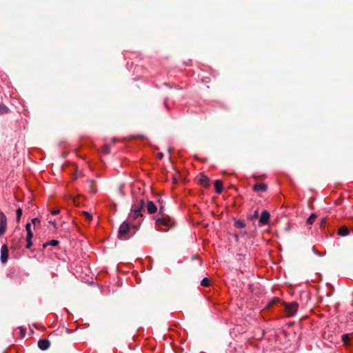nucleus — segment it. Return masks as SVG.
<instances>
[{"label": "nucleus", "instance_id": "obj_5", "mask_svg": "<svg viewBox=\"0 0 353 353\" xmlns=\"http://www.w3.org/2000/svg\"><path fill=\"white\" fill-rule=\"evenodd\" d=\"M299 305L296 302H292L285 305V312L288 316H292L295 314L297 311Z\"/></svg>", "mask_w": 353, "mask_h": 353}, {"label": "nucleus", "instance_id": "obj_28", "mask_svg": "<svg viewBox=\"0 0 353 353\" xmlns=\"http://www.w3.org/2000/svg\"><path fill=\"white\" fill-rule=\"evenodd\" d=\"M83 214L85 215V216L86 217V219L88 220H89V221L92 220V215L89 212L83 211Z\"/></svg>", "mask_w": 353, "mask_h": 353}, {"label": "nucleus", "instance_id": "obj_30", "mask_svg": "<svg viewBox=\"0 0 353 353\" xmlns=\"http://www.w3.org/2000/svg\"><path fill=\"white\" fill-rule=\"evenodd\" d=\"M258 217V212L255 211L254 214L250 216V219H254Z\"/></svg>", "mask_w": 353, "mask_h": 353}, {"label": "nucleus", "instance_id": "obj_7", "mask_svg": "<svg viewBox=\"0 0 353 353\" xmlns=\"http://www.w3.org/2000/svg\"><path fill=\"white\" fill-rule=\"evenodd\" d=\"M270 214L267 210H264L262 212L260 218H259V223L261 225H266L269 222Z\"/></svg>", "mask_w": 353, "mask_h": 353}, {"label": "nucleus", "instance_id": "obj_21", "mask_svg": "<svg viewBox=\"0 0 353 353\" xmlns=\"http://www.w3.org/2000/svg\"><path fill=\"white\" fill-rule=\"evenodd\" d=\"M210 285V281L208 278H203L201 281V285L203 287H208Z\"/></svg>", "mask_w": 353, "mask_h": 353}, {"label": "nucleus", "instance_id": "obj_12", "mask_svg": "<svg viewBox=\"0 0 353 353\" xmlns=\"http://www.w3.org/2000/svg\"><path fill=\"white\" fill-rule=\"evenodd\" d=\"M58 219H60L59 216H57L53 219H51L48 214L46 216V220L48 221V223L52 225L54 230L57 229V221Z\"/></svg>", "mask_w": 353, "mask_h": 353}, {"label": "nucleus", "instance_id": "obj_24", "mask_svg": "<svg viewBox=\"0 0 353 353\" xmlns=\"http://www.w3.org/2000/svg\"><path fill=\"white\" fill-rule=\"evenodd\" d=\"M17 221L19 222L21 216L22 215V210L21 208H18L17 210Z\"/></svg>", "mask_w": 353, "mask_h": 353}, {"label": "nucleus", "instance_id": "obj_31", "mask_svg": "<svg viewBox=\"0 0 353 353\" xmlns=\"http://www.w3.org/2000/svg\"><path fill=\"white\" fill-rule=\"evenodd\" d=\"M278 301H279V299H277V298L273 299L271 302L269 303L268 306L273 305L274 303L277 302Z\"/></svg>", "mask_w": 353, "mask_h": 353}, {"label": "nucleus", "instance_id": "obj_10", "mask_svg": "<svg viewBox=\"0 0 353 353\" xmlns=\"http://www.w3.org/2000/svg\"><path fill=\"white\" fill-rule=\"evenodd\" d=\"M146 209L149 214H153L157 212V206L151 201H148Z\"/></svg>", "mask_w": 353, "mask_h": 353}, {"label": "nucleus", "instance_id": "obj_25", "mask_svg": "<svg viewBox=\"0 0 353 353\" xmlns=\"http://www.w3.org/2000/svg\"><path fill=\"white\" fill-rule=\"evenodd\" d=\"M179 175V173L176 172L173 176H172V181L173 183H176L178 182V176Z\"/></svg>", "mask_w": 353, "mask_h": 353}, {"label": "nucleus", "instance_id": "obj_6", "mask_svg": "<svg viewBox=\"0 0 353 353\" xmlns=\"http://www.w3.org/2000/svg\"><path fill=\"white\" fill-rule=\"evenodd\" d=\"M7 229V218L3 212H0V236H1Z\"/></svg>", "mask_w": 353, "mask_h": 353}, {"label": "nucleus", "instance_id": "obj_17", "mask_svg": "<svg viewBox=\"0 0 353 353\" xmlns=\"http://www.w3.org/2000/svg\"><path fill=\"white\" fill-rule=\"evenodd\" d=\"M59 245V241L57 240L53 239V240L49 241L47 243H46V248L48 245H51L53 247H58Z\"/></svg>", "mask_w": 353, "mask_h": 353}, {"label": "nucleus", "instance_id": "obj_9", "mask_svg": "<svg viewBox=\"0 0 353 353\" xmlns=\"http://www.w3.org/2000/svg\"><path fill=\"white\" fill-rule=\"evenodd\" d=\"M268 189V186L265 183H256L253 185L252 190L254 192H266Z\"/></svg>", "mask_w": 353, "mask_h": 353}, {"label": "nucleus", "instance_id": "obj_20", "mask_svg": "<svg viewBox=\"0 0 353 353\" xmlns=\"http://www.w3.org/2000/svg\"><path fill=\"white\" fill-rule=\"evenodd\" d=\"M234 226L237 228H243L245 226V223L241 220H236L234 222Z\"/></svg>", "mask_w": 353, "mask_h": 353}, {"label": "nucleus", "instance_id": "obj_23", "mask_svg": "<svg viewBox=\"0 0 353 353\" xmlns=\"http://www.w3.org/2000/svg\"><path fill=\"white\" fill-rule=\"evenodd\" d=\"M38 347L41 350H44V339H41L38 341Z\"/></svg>", "mask_w": 353, "mask_h": 353}, {"label": "nucleus", "instance_id": "obj_8", "mask_svg": "<svg viewBox=\"0 0 353 353\" xmlns=\"http://www.w3.org/2000/svg\"><path fill=\"white\" fill-rule=\"evenodd\" d=\"M8 259V249L6 245L1 246V261L3 263L7 262Z\"/></svg>", "mask_w": 353, "mask_h": 353}, {"label": "nucleus", "instance_id": "obj_22", "mask_svg": "<svg viewBox=\"0 0 353 353\" xmlns=\"http://www.w3.org/2000/svg\"><path fill=\"white\" fill-rule=\"evenodd\" d=\"M102 152L103 154H110V149L109 148L108 145H104L103 148H102Z\"/></svg>", "mask_w": 353, "mask_h": 353}, {"label": "nucleus", "instance_id": "obj_29", "mask_svg": "<svg viewBox=\"0 0 353 353\" xmlns=\"http://www.w3.org/2000/svg\"><path fill=\"white\" fill-rule=\"evenodd\" d=\"M19 329V331H20L21 337L23 338L25 336V334H26V330L22 327H20Z\"/></svg>", "mask_w": 353, "mask_h": 353}, {"label": "nucleus", "instance_id": "obj_14", "mask_svg": "<svg viewBox=\"0 0 353 353\" xmlns=\"http://www.w3.org/2000/svg\"><path fill=\"white\" fill-rule=\"evenodd\" d=\"M337 233L339 236H347V234H349L350 231H349V229L346 226H342L338 230Z\"/></svg>", "mask_w": 353, "mask_h": 353}, {"label": "nucleus", "instance_id": "obj_3", "mask_svg": "<svg viewBox=\"0 0 353 353\" xmlns=\"http://www.w3.org/2000/svg\"><path fill=\"white\" fill-rule=\"evenodd\" d=\"M40 220L38 218H34L32 219V224L33 225L34 229L37 226L38 224H39ZM26 230L27 231V236H26V241H27V245L26 248L29 249L31 248L32 243V239L33 237V232L32 231V225L30 223H28L26 225Z\"/></svg>", "mask_w": 353, "mask_h": 353}, {"label": "nucleus", "instance_id": "obj_11", "mask_svg": "<svg viewBox=\"0 0 353 353\" xmlns=\"http://www.w3.org/2000/svg\"><path fill=\"white\" fill-rule=\"evenodd\" d=\"M199 183L204 188L209 186L210 179L207 176L201 175L198 177Z\"/></svg>", "mask_w": 353, "mask_h": 353}, {"label": "nucleus", "instance_id": "obj_27", "mask_svg": "<svg viewBox=\"0 0 353 353\" xmlns=\"http://www.w3.org/2000/svg\"><path fill=\"white\" fill-rule=\"evenodd\" d=\"M164 207L161 205V206L159 207V214H160L161 216H165V214L164 213Z\"/></svg>", "mask_w": 353, "mask_h": 353}, {"label": "nucleus", "instance_id": "obj_26", "mask_svg": "<svg viewBox=\"0 0 353 353\" xmlns=\"http://www.w3.org/2000/svg\"><path fill=\"white\" fill-rule=\"evenodd\" d=\"M59 212H60L59 209H54V210H50V214L52 216H58Z\"/></svg>", "mask_w": 353, "mask_h": 353}, {"label": "nucleus", "instance_id": "obj_4", "mask_svg": "<svg viewBox=\"0 0 353 353\" xmlns=\"http://www.w3.org/2000/svg\"><path fill=\"white\" fill-rule=\"evenodd\" d=\"M156 224L158 226H165L168 229L172 228L175 225V222L168 216L159 217L156 219Z\"/></svg>", "mask_w": 353, "mask_h": 353}, {"label": "nucleus", "instance_id": "obj_2", "mask_svg": "<svg viewBox=\"0 0 353 353\" xmlns=\"http://www.w3.org/2000/svg\"><path fill=\"white\" fill-rule=\"evenodd\" d=\"M145 207V201L143 199L137 200V203L133 204L131 207L132 218L135 220L139 217L143 216L142 211Z\"/></svg>", "mask_w": 353, "mask_h": 353}, {"label": "nucleus", "instance_id": "obj_18", "mask_svg": "<svg viewBox=\"0 0 353 353\" xmlns=\"http://www.w3.org/2000/svg\"><path fill=\"white\" fill-rule=\"evenodd\" d=\"M316 218V215L315 214H312L306 221V223L307 225H312L315 221Z\"/></svg>", "mask_w": 353, "mask_h": 353}, {"label": "nucleus", "instance_id": "obj_19", "mask_svg": "<svg viewBox=\"0 0 353 353\" xmlns=\"http://www.w3.org/2000/svg\"><path fill=\"white\" fill-rule=\"evenodd\" d=\"M9 111V108L3 105L0 104V115L7 114Z\"/></svg>", "mask_w": 353, "mask_h": 353}, {"label": "nucleus", "instance_id": "obj_1", "mask_svg": "<svg viewBox=\"0 0 353 353\" xmlns=\"http://www.w3.org/2000/svg\"><path fill=\"white\" fill-rule=\"evenodd\" d=\"M132 229L128 222H123L119 229L118 238L121 241L128 240L132 236L134 232H131Z\"/></svg>", "mask_w": 353, "mask_h": 353}, {"label": "nucleus", "instance_id": "obj_34", "mask_svg": "<svg viewBox=\"0 0 353 353\" xmlns=\"http://www.w3.org/2000/svg\"><path fill=\"white\" fill-rule=\"evenodd\" d=\"M163 154H162V153H159V154H158V157H159V159H162V158H163Z\"/></svg>", "mask_w": 353, "mask_h": 353}, {"label": "nucleus", "instance_id": "obj_33", "mask_svg": "<svg viewBox=\"0 0 353 353\" xmlns=\"http://www.w3.org/2000/svg\"><path fill=\"white\" fill-rule=\"evenodd\" d=\"M325 221H326V218H323L321 221V225L325 223Z\"/></svg>", "mask_w": 353, "mask_h": 353}, {"label": "nucleus", "instance_id": "obj_13", "mask_svg": "<svg viewBox=\"0 0 353 353\" xmlns=\"http://www.w3.org/2000/svg\"><path fill=\"white\" fill-rule=\"evenodd\" d=\"M214 187L217 194H221L223 191V183L220 180L214 181Z\"/></svg>", "mask_w": 353, "mask_h": 353}, {"label": "nucleus", "instance_id": "obj_15", "mask_svg": "<svg viewBox=\"0 0 353 353\" xmlns=\"http://www.w3.org/2000/svg\"><path fill=\"white\" fill-rule=\"evenodd\" d=\"M351 336H352L351 334H343L341 336L342 341L343 342L345 345H346V346L350 345V341L351 339Z\"/></svg>", "mask_w": 353, "mask_h": 353}, {"label": "nucleus", "instance_id": "obj_32", "mask_svg": "<svg viewBox=\"0 0 353 353\" xmlns=\"http://www.w3.org/2000/svg\"><path fill=\"white\" fill-rule=\"evenodd\" d=\"M50 342L49 340L46 339V350L50 347Z\"/></svg>", "mask_w": 353, "mask_h": 353}, {"label": "nucleus", "instance_id": "obj_16", "mask_svg": "<svg viewBox=\"0 0 353 353\" xmlns=\"http://www.w3.org/2000/svg\"><path fill=\"white\" fill-rule=\"evenodd\" d=\"M95 181L94 180H90L89 181V188L91 192L93 194H95L97 191V188L95 187Z\"/></svg>", "mask_w": 353, "mask_h": 353}]
</instances>
